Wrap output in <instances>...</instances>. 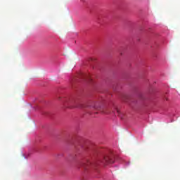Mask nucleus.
<instances>
[{"mask_svg":"<svg viewBox=\"0 0 180 180\" xmlns=\"http://www.w3.org/2000/svg\"><path fill=\"white\" fill-rule=\"evenodd\" d=\"M63 106L65 108H84L81 100L79 98L71 99L69 102L64 103Z\"/></svg>","mask_w":180,"mask_h":180,"instance_id":"1","label":"nucleus"},{"mask_svg":"<svg viewBox=\"0 0 180 180\" xmlns=\"http://www.w3.org/2000/svg\"><path fill=\"white\" fill-rule=\"evenodd\" d=\"M100 162L105 165H108V164H113L115 162V160H113V157L112 156L103 155L100 160Z\"/></svg>","mask_w":180,"mask_h":180,"instance_id":"2","label":"nucleus"},{"mask_svg":"<svg viewBox=\"0 0 180 180\" xmlns=\"http://www.w3.org/2000/svg\"><path fill=\"white\" fill-rule=\"evenodd\" d=\"M90 109H95L96 110H101V102L95 101L91 105H88Z\"/></svg>","mask_w":180,"mask_h":180,"instance_id":"3","label":"nucleus"},{"mask_svg":"<svg viewBox=\"0 0 180 180\" xmlns=\"http://www.w3.org/2000/svg\"><path fill=\"white\" fill-rule=\"evenodd\" d=\"M91 162H87L86 164H83V167H84V168H86V167H89V165H91Z\"/></svg>","mask_w":180,"mask_h":180,"instance_id":"4","label":"nucleus"},{"mask_svg":"<svg viewBox=\"0 0 180 180\" xmlns=\"http://www.w3.org/2000/svg\"><path fill=\"white\" fill-rule=\"evenodd\" d=\"M117 113H118V115H119V113H120V111H119V110H117Z\"/></svg>","mask_w":180,"mask_h":180,"instance_id":"5","label":"nucleus"}]
</instances>
